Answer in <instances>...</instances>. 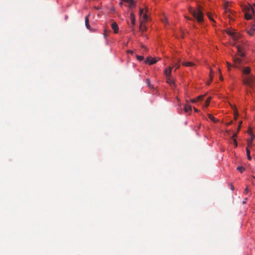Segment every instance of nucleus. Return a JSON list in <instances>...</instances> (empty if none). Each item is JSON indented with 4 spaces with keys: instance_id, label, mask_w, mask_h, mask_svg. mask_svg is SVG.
<instances>
[{
    "instance_id": "f257e3e1",
    "label": "nucleus",
    "mask_w": 255,
    "mask_h": 255,
    "mask_svg": "<svg viewBox=\"0 0 255 255\" xmlns=\"http://www.w3.org/2000/svg\"><path fill=\"white\" fill-rule=\"evenodd\" d=\"M244 49H237V56H233V60L234 64L233 66L242 70L244 74L248 76L251 71V69L249 67H246L244 69L241 66L242 63V60L239 58V56L243 57L245 55V52L243 50Z\"/></svg>"
},
{
    "instance_id": "f03ea898",
    "label": "nucleus",
    "mask_w": 255,
    "mask_h": 255,
    "mask_svg": "<svg viewBox=\"0 0 255 255\" xmlns=\"http://www.w3.org/2000/svg\"><path fill=\"white\" fill-rule=\"evenodd\" d=\"M188 10L189 13L193 16V18L185 16L187 19L190 20H196L199 23H202L204 22L203 8L202 6L198 5L196 9L189 6L188 7Z\"/></svg>"
},
{
    "instance_id": "7ed1b4c3",
    "label": "nucleus",
    "mask_w": 255,
    "mask_h": 255,
    "mask_svg": "<svg viewBox=\"0 0 255 255\" xmlns=\"http://www.w3.org/2000/svg\"><path fill=\"white\" fill-rule=\"evenodd\" d=\"M226 32L235 43H238L236 48H242L243 46L244 39L239 31L234 29L228 28L226 30Z\"/></svg>"
},
{
    "instance_id": "20e7f679",
    "label": "nucleus",
    "mask_w": 255,
    "mask_h": 255,
    "mask_svg": "<svg viewBox=\"0 0 255 255\" xmlns=\"http://www.w3.org/2000/svg\"><path fill=\"white\" fill-rule=\"evenodd\" d=\"M242 9L245 13V18L247 20L252 19L253 15L255 13L254 7L250 4L242 6Z\"/></svg>"
},
{
    "instance_id": "39448f33",
    "label": "nucleus",
    "mask_w": 255,
    "mask_h": 255,
    "mask_svg": "<svg viewBox=\"0 0 255 255\" xmlns=\"http://www.w3.org/2000/svg\"><path fill=\"white\" fill-rule=\"evenodd\" d=\"M255 82V77L253 75L244 76V84L250 88H252L253 83Z\"/></svg>"
},
{
    "instance_id": "423d86ee",
    "label": "nucleus",
    "mask_w": 255,
    "mask_h": 255,
    "mask_svg": "<svg viewBox=\"0 0 255 255\" xmlns=\"http://www.w3.org/2000/svg\"><path fill=\"white\" fill-rule=\"evenodd\" d=\"M147 13V9H145V11H144L143 8H140L139 9V14L140 22L144 23L148 20L149 18Z\"/></svg>"
},
{
    "instance_id": "0eeeda50",
    "label": "nucleus",
    "mask_w": 255,
    "mask_h": 255,
    "mask_svg": "<svg viewBox=\"0 0 255 255\" xmlns=\"http://www.w3.org/2000/svg\"><path fill=\"white\" fill-rule=\"evenodd\" d=\"M156 62L157 60L155 58H151L150 57H147L144 61V62L146 64H148L149 65L155 64V63H156Z\"/></svg>"
},
{
    "instance_id": "6e6552de",
    "label": "nucleus",
    "mask_w": 255,
    "mask_h": 255,
    "mask_svg": "<svg viewBox=\"0 0 255 255\" xmlns=\"http://www.w3.org/2000/svg\"><path fill=\"white\" fill-rule=\"evenodd\" d=\"M130 19L131 23H130V24L129 25V26L132 28L133 27V26L135 25V15H134L133 12H131L130 14Z\"/></svg>"
},
{
    "instance_id": "1a4fd4ad",
    "label": "nucleus",
    "mask_w": 255,
    "mask_h": 255,
    "mask_svg": "<svg viewBox=\"0 0 255 255\" xmlns=\"http://www.w3.org/2000/svg\"><path fill=\"white\" fill-rule=\"evenodd\" d=\"M112 28L114 30V32L117 33L119 31V27L116 22H113L112 24Z\"/></svg>"
},
{
    "instance_id": "9d476101",
    "label": "nucleus",
    "mask_w": 255,
    "mask_h": 255,
    "mask_svg": "<svg viewBox=\"0 0 255 255\" xmlns=\"http://www.w3.org/2000/svg\"><path fill=\"white\" fill-rule=\"evenodd\" d=\"M90 16V14H89L86 17H85V25L86 27L89 29L91 30V27L89 24V17Z\"/></svg>"
},
{
    "instance_id": "9b49d317",
    "label": "nucleus",
    "mask_w": 255,
    "mask_h": 255,
    "mask_svg": "<svg viewBox=\"0 0 255 255\" xmlns=\"http://www.w3.org/2000/svg\"><path fill=\"white\" fill-rule=\"evenodd\" d=\"M184 111L186 113H189L191 111V106L188 104H186L184 107Z\"/></svg>"
},
{
    "instance_id": "f8f14e48",
    "label": "nucleus",
    "mask_w": 255,
    "mask_h": 255,
    "mask_svg": "<svg viewBox=\"0 0 255 255\" xmlns=\"http://www.w3.org/2000/svg\"><path fill=\"white\" fill-rule=\"evenodd\" d=\"M203 97H204L203 96H199L195 99L191 100V101L192 103H196V102H197L198 101L202 100V99H203Z\"/></svg>"
},
{
    "instance_id": "ddd939ff",
    "label": "nucleus",
    "mask_w": 255,
    "mask_h": 255,
    "mask_svg": "<svg viewBox=\"0 0 255 255\" xmlns=\"http://www.w3.org/2000/svg\"><path fill=\"white\" fill-rule=\"evenodd\" d=\"M172 68L169 67L168 69L165 70V74L167 77H169L171 75Z\"/></svg>"
},
{
    "instance_id": "4468645a",
    "label": "nucleus",
    "mask_w": 255,
    "mask_h": 255,
    "mask_svg": "<svg viewBox=\"0 0 255 255\" xmlns=\"http://www.w3.org/2000/svg\"><path fill=\"white\" fill-rule=\"evenodd\" d=\"M167 82L171 86H175V82L174 81L172 80L170 77H167Z\"/></svg>"
},
{
    "instance_id": "2eb2a0df",
    "label": "nucleus",
    "mask_w": 255,
    "mask_h": 255,
    "mask_svg": "<svg viewBox=\"0 0 255 255\" xmlns=\"http://www.w3.org/2000/svg\"><path fill=\"white\" fill-rule=\"evenodd\" d=\"M139 29L142 32H144L146 30V27L143 23L140 22Z\"/></svg>"
},
{
    "instance_id": "dca6fc26",
    "label": "nucleus",
    "mask_w": 255,
    "mask_h": 255,
    "mask_svg": "<svg viewBox=\"0 0 255 255\" xmlns=\"http://www.w3.org/2000/svg\"><path fill=\"white\" fill-rule=\"evenodd\" d=\"M255 137V136L252 134H251V138L250 139H249L248 140V146H251V144L252 143V141L253 140V139H254V138Z\"/></svg>"
},
{
    "instance_id": "f3484780",
    "label": "nucleus",
    "mask_w": 255,
    "mask_h": 255,
    "mask_svg": "<svg viewBox=\"0 0 255 255\" xmlns=\"http://www.w3.org/2000/svg\"><path fill=\"white\" fill-rule=\"evenodd\" d=\"M136 4L135 1L133 0H132L130 2L128 3V7L130 8H132V7H134Z\"/></svg>"
},
{
    "instance_id": "a211bd4d",
    "label": "nucleus",
    "mask_w": 255,
    "mask_h": 255,
    "mask_svg": "<svg viewBox=\"0 0 255 255\" xmlns=\"http://www.w3.org/2000/svg\"><path fill=\"white\" fill-rule=\"evenodd\" d=\"M208 118L212 121L213 122L216 123L218 121V120H217L215 118H214L212 115L208 114Z\"/></svg>"
},
{
    "instance_id": "6ab92c4d",
    "label": "nucleus",
    "mask_w": 255,
    "mask_h": 255,
    "mask_svg": "<svg viewBox=\"0 0 255 255\" xmlns=\"http://www.w3.org/2000/svg\"><path fill=\"white\" fill-rule=\"evenodd\" d=\"M182 65L185 66H192L194 65V63L191 62H185L182 63Z\"/></svg>"
},
{
    "instance_id": "aec40b11",
    "label": "nucleus",
    "mask_w": 255,
    "mask_h": 255,
    "mask_svg": "<svg viewBox=\"0 0 255 255\" xmlns=\"http://www.w3.org/2000/svg\"><path fill=\"white\" fill-rule=\"evenodd\" d=\"M246 151H247V154L248 159L249 160H251L252 157H251V156L250 155V151L248 147L247 148Z\"/></svg>"
},
{
    "instance_id": "412c9836",
    "label": "nucleus",
    "mask_w": 255,
    "mask_h": 255,
    "mask_svg": "<svg viewBox=\"0 0 255 255\" xmlns=\"http://www.w3.org/2000/svg\"><path fill=\"white\" fill-rule=\"evenodd\" d=\"M231 143L234 144L235 147H237L238 145L237 141L235 138L231 139Z\"/></svg>"
},
{
    "instance_id": "4be33fe9",
    "label": "nucleus",
    "mask_w": 255,
    "mask_h": 255,
    "mask_svg": "<svg viewBox=\"0 0 255 255\" xmlns=\"http://www.w3.org/2000/svg\"><path fill=\"white\" fill-rule=\"evenodd\" d=\"M207 15L208 17L211 21L215 22V21L212 17V14L210 12H207Z\"/></svg>"
},
{
    "instance_id": "5701e85b",
    "label": "nucleus",
    "mask_w": 255,
    "mask_h": 255,
    "mask_svg": "<svg viewBox=\"0 0 255 255\" xmlns=\"http://www.w3.org/2000/svg\"><path fill=\"white\" fill-rule=\"evenodd\" d=\"M237 169L241 173H243L245 170V168L243 166H238Z\"/></svg>"
},
{
    "instance_id": "b1692460",
    "label": "nucleus",
    "mask_w": 255,
    "mask_h": 255,
    "mask_svg": "<svg viewBox=\"0 0 255 255\" xmlns=\"http://www.w3.org/2000/svg\"><path fill=\"white\" fill-rule=\"evenodd\" d=\"M210 101H211V97H208L206 99V102H205V107H207L209 106Z\"/></svg>"
},
{
    "instance_id": "393cba45",
    "label": "nucleus",
    "mask_w": 255,
    "mask_h": 255,
    "mask_svg": "<svg viewBox=\"0 0 255 255\" xmlns=\"http://www.w3.org/2000/svg\"><path fill=\"white\" fill-rule=\"evenodd\" d=\"M238 116V114L237 110V109H235V112H234V119H235V120H236L237 119Z\"/></svg>"
},
{
    "instance_id": "a878e982",
    "label": "nucleus",
    "mask_w": 255,
    "mask_h": 255,
    "mask_svg": "<svg viewBox=\"0 0 255 255\" xmlns=\"http://www.w3.org/2000/svg\"><path fill=\"white\" fill-rule=\"evenodd\" d=\"M136 57L137 58V59L139 60V61H142L144 59V57L143 56H139V55H136Z\"/></svg>"
},
{
    "instance_id": "bb28decb",
    "label": "nucleus",
    "mask_w": 255,
    "mask_h": 255,
    "mask_svg": "<svg viewBox=\"0 0 255 255\" xmlns=\"http://www.w3.org/2000/svg\"><path fill=\"white\" fill-rule=\"evenodd\" d=\"M226 63H227V65L228 69V70H230V68L232 66V65L230 63H229L228 62H226Z\"/></svg>"
},
{
    "instance_id": "cd10ccee",
    "label": "nucleus",
    "mask_w": 255,
    "mask_h": 255,
    "mask_svg": "<svg viewBox=\"0 0 255 255\" xmlns=\"http://www.w3.org/2000/svg\"><path fill=\"white\" fill-rule=\"evenodd\" d=\"M146 83L148 85V86L150 87V80H149V79H146Z\"/></svg>"
},
{
    "instance_id": "c85d7f7f",
    "label": "nucleus",
    "mask_w": 255,
    "mask_h": 255,
    "mask_svg": "<svg viewBox=\"0 0 255 255\" xmlns=\"http://www.w3.org/2000/svg\"><path fill=\"white\" fill-rule=\"evenodd\" d=\"M163 22H164L165 23H168L167 19L166 17H164V20H163Z\"/></svg>"
},
{
    "instance_id": "c756f323",
    "label": "nucleus",
    "mask_w": 255,
    "mask_h": 255,
    "mask_svg": "<svg viewBox=\"0 0 255 255\" xmlns=\"http://www.w3.org/2000/svg\"><path fill=\"white\" fill-rule=\"evenodd\" d=\"M237 136V134L236 133H234L232 137V139L235 138Z\"/></svg>"
},
{
    "instance_id": "7c9ffc66",
    "label": "nucleus",
    "mask_w": 255,
    "mask_h": 255,
    "mask_svg": "<svg viewBox=\"0 0 255 255\" xmlns=\"http://www.w3.org/2000/svg\"><path fill=\"white\" fill-rule=\"evenodd\" d=\"M248 192H249V189H248V187H247L246 188L245 190V194H247V193H248Z\"/></svg>"
},
{
    "instance_id": "2f4dec72",
    "label": "nucleus",
    "mask_w": 255,
    "mask_h": 255,
    "mask_svg": "<svg viewBox=\"0 0 255 255\" xmlns=\"http://www.w3.org/2000/svg\"><path fill=\"white\" fill-rule=\"evenodd\" d=\"M123 1H124V2H127V3H129L130 2V1H131L132 0H122Z\"/></svg>"
},
{
    "instance_id": "473e14b6",
    "label": "nucleus",
    "mask_w": 255,
    "mask_h": 255,
    "mask_svg": "<svg viewBox=\"0 0 255 255\" xmlns=\"http://www.w3.org/2000/svg\"><path fill=\"white\" fill-rule=\"evenodd\" d=\"M232 124V121H231V122H230L229 123H226V126H229L230 125H231Z\"/></svg>"
},
{
    "instance_id": "72a5a7b5",
    "label": "nucleus",
    "mask_w": 255,
    "mask_h": 255,
    "mask_svg": "<svg viewBox=\"0 0 255 255\" xmlns=\"http://www.w3.org/2000/svg\"><path fill=\"white\" fill-rule=\"evenodd\" d=\"M247 198H246L245 199L244 201H243V203L244 204H245L247 203Z\"/></svg>"
},
{
    "instance_id": "f704fd0d",
    "label": "nucleus",
    "mask_w": 255,
    "mask_h": 255,
    "mask_svg": "<svg viewBox=\"0 0 255 255\" xmlns=\"http://www.w3.org/2000/svg\"><path fill=\"white\" fill-rule=\"evenodd\" d=\"M128 53H133V51H131V50H128V51H127Z\"/></svg>"
},
{
    "instance_id": "c9c22d12",
    "label": "nucleus",
    "mask_w": 255,
    "mask_h": 255,
    "mask_svg": "<svg viewBox=\"0 0 255 255\" xmlns=\"http://www.w3.org/2000/svg\"><path fill=\"white\" fill-rule=\"evenodd\" d=\"M228 6V4L226 3L224 5V8L226 9Z\"/></svg>"
},
{
    "instance_id": "e433bc0d",
    "label": "nucleus",
    "mask_w": 255,
    "mask_h": 255,
    "mask_svg": "<svg viewBox=\"0 0 255 255\" xmlns=\"http://www.w3.org/2000/svg\"><path fill=\"white\" fill-rule=\"evenodd\" d=\"M240 128H241V126H239V127H238V128H237L238 131H239V130H240Z\"/></svg>"
},
{
    "instance_id": "4c0bfd02",
    "label": "nucleus",
    "mask_w": 255,
    "mask_h": 255,
    "mask_svg": "<svg viewBox=\"0 0 255 255\" xmlns=\"http://www.w3.org/2000/svg\"><path fill=\"white\" fill-rule=\"evenodd\" d=\"M194 111H195L196 112H198V110L196 108H194Z\"/></svg>"
},
{
    "instance_id": "58836bf2",
    "label": "nucleus",
    "mask_w": 255,
    "mask_h": 255,
    "mask_svg": "<svg viewBox=\"0 0 255 255\" xmlns=\"http://www.w3.org/2000/svg\"><path fill=\"white\" fill-rule=\"evenodd\" d=\"M242 124V121H240V122H239V126H241Z\"/></svg>"
},
{
    "instance_id": "ea45409f",
    "label": "nucleus",
    "mask_w": 255,
    "mask_h": 255,
    "mask_svg": "<svg viewBox=\"0 0 255 255\" xmlns=\"http://www.w3.org/2000/svg\"><path fill=\"white\" fill-rule=\"evenodd\" d=\"M220 79L222 80H223V78L221 75L220 76Z\"/></svg>"
},
{
    "instance_id": "a19ab883",
    "label": "nucleus",
    "mask_w": 255,
    "mask_h": 255,
    "mask_svg": "<svg viewBox=\"0 0 255 255\" xmlns=\"http://www.w3.org/2000/svg\"><path fill=\"white\" fill-rule=\"evenodd\" d=\"M210 72L211 73L212 72V70L210 71ZM210 77H211V78L212 79V76H211V73L210 74Z\"/></svg>"
},
{
    "instance_id": "79ce46f5",
    "label": "nucleus",
    "mask_w": 255,
    "mask_h": 255,
    "mask_svg": "<svg viewBox=\"0 0 255 255\" xmlns=\"http://www.w3.org/2000/svg\"><path fill=\"white\" fill-rule=\"evenodd\" d=\"M179 67V65H177V67H176V69H178Z\"/></svg>"
},
{
    "instance_id": "37998d69",
    "label": "nucleus",
    "mask_w": 255,
    "mask_h": 255,
    "mask_svg": "<svg viewBox=\"0 0 255 255\" xmlns=\"http://www.w3.org/2000/svg\"><path fill=\"white\" fill-rule=\"evenodd\" d=\"M232 109H234V110L235 111V109H237L235 107H232Z\"/></svg>"
},
{
    "instance_id": "c03bdc74",
    "label": "nucleus",
    "mask_w": 255,
    "mask_h": 255,
    "mask_svg": "<svg viewBox=\"0 0 255 255\" xmlns=\"http://www.w3.org/2000/svg\"><path fill=\"white\" fill-rule=\"evenodd\" d=\"M226 132H227V133H229L230 130H227V131H226Z\"/></svg>"
},
{
    "instance_id": "a18cd8bd",
    "label": "nucleus",
    "mask_w": 255,
    "mask_h": 255,
    "mask_svg": "<svg viewBox=\"0 0 255 255\" xmlns=\"http://www.w3.org/2000/svg\"><path fill=\"white\" fill-rule=\"evenodd\" d=\"M95 8L97 9H99V7H95Z\"/></svg>"
},
{
    "instance_id": "49530a36",
    "label": "nucleus",
    "mask_w": 255,
    "mask_h": 255,
    "mask_svg": "<svg viewBox=\"0 0 255 255\" xmlns=\"http://www.w3.org/2000/svg\"><path fill=\"white\" fill-rule=\"evenodd\" d=\"M122 3H123V2H121L120 3V4H122Z\"/></svg>"
},
{
    "instance_id": "de8ad7c7",
    "label": "nucleus",
    "mask_w": 255,
    "mask_h": 255,
    "mask_svg": "<svg viewBox=\"0 0 255 255\" xmlns=\"http://www.w3.org/2000/svg\"><path fill=\"white\" fill-rule=\"evenodd\" d=\"M219 73H221L220 70V69H219Z\"/></svg>"
},
{
    "instance_id": "09e8293b",
    "label": "nucleus",
    "mask_w": 255,
    "mask_h": 255,
    "mask_svg": "<svg viewBox=\"0 0 255 255\" xmlns=\"http://www.w3.org/2000/svg\"><path fill=\"white\" fill-rule=\"evenodd\" d=\"M255 179V177H254Z\"/></svg>"
}]
</instances>
